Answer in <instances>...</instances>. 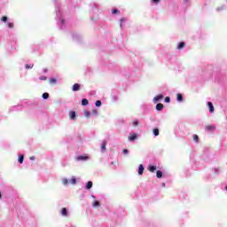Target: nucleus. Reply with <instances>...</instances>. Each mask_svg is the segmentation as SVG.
Returning <instances> with one entry per match:
<instances>
[{
	"mask_svg": "<svg viewBox=\"0 0 227 227\" xmlns=\"http://www.w3.org/2000/svg\"><path fill=\"white\" fill-rule=\"evenodd\" d=\"M148 171H150V173H155V171H157V167L153 166V165H149L147 167Z\"/></svg>",
	"mask_w": 227,
	"mask_h": 227,
	"instance_id": "1",
	"label": "nucleus"
},
{
	"mask_svg": "<svg viewBox=\"0 0 227 227\" xmlns=\"http://www.w3.org/2000/svg\"><path fill=\"white\" fill-rule=\"evenodd\" d=\"M74 91H79V90H81V84L79 83H74L73 85V89H72Z\"/></svg>",
	"mask_w": 227,
	"mask_h": 227,
	"instance_id": "2",
	"label": "nucleus"
},
{
	"mask_svg": "<svg viewBox=\"0 0 227 227\" xmlns=\"http://www.w3.org/2000/svg\"><path fill=\"white\" fill-rule=\"evenodd\" d=\"M162 98H164V96L158 95V96L154 97L153 102H160V100H162Z\"/></svg>",
	"mask_w": 227,
	"mask_h": 227,
	"instance_id": "3",
	"label": "nucleus"
},
{
	"mask_svg": "<svg viewBox=\"0 0 227 227\" xmlns=\"http://www.w3.org/2000/svg\"><path fill=\"white\" fill-rule=\"evenodd\" d=\"M206 130H207V132H212V130H215V126L207 125V126H206Z\"/></svg>",
	"mask_w": 227,
	"mask_h": 227,
	"instance_id": "4",
	"label": "nucleus"
},
{
	"mask_svg": "<svg viewBox=\"0 0 227 227\" xmlns=\"http://www.w3.org/2000/svg\"><path fill=\"white\" fill-rule=\"evenodd\" d=\"M136 139H137V134L136 133H133L129 137V141H136Z\"/></svg>",
	"mask_w": 227,
	"mask_h": 227,
	"instance_id": "5",
	"label": "nucleus"
},
{
	"mask_svg": "<svg viewBox=\"0 0 227 227\" xmlns=\"http://www.w3.org/2000/svg\"><path fill=\"white\" fill-rule=\"evenodd\" d=\"M69 118H70L71 120H75V118H76L75 111H71V112H69Z\"/></svg>",
	"mask_w": 227,
	"mask_h": 227,
	"instance_id": "6",
	"label": "nucleus"
},
{
	"mask_svg": "<svg viewBox=\"0 0 227 227\" xmlns=\"http://www.w3.org/2000/svg\"><path fill=\"white\" fill-rule=\"evenodd\" d=\"M164 109V105L162 103H159L156 105V111H161Z\"/></svg>",
	"mask_w": 227,
	"mask_h": 227,
	"instance_id": "7",
	"label": "nucleus"
},
{
	"mask_svg": "<svg viewBox=\"0 0 227 227\" xmlns=\"http://www.w3.org/2000/svg\"><path fill=\"white\" fill-rule=\"evenodd\" d=\"M145 171V167L143 166V164H140L138 167V175H143Z\"/></svg>",
	"mask_w": 227,
	"mask_h": 227,
	"instance_id": "8",
	"label": "nucleus"
},
{
	"mask_svg": "<svg viewBox=\"0 0 227 227\" xmlns=\"http://www.w3.org/2000/svg\"><path fill=\"white\" fill-rule=\"evenodd\" d=\"M61 215H63L64 217H67V215H68V211L67 210V207H63L61 209Z\"/></svg>",
	"mask_w": 227,
	"mask_h": 227,
	"instance_id": "9",
	"label": "nucleus"
},
{
	"mask_svg": "<svg viewBox=\"0 0 227 227\" xmlns=\"http://www.w3.org/2000/svg\"><path fill=\"white\" fill-rule=\"evenodd\" d=\"M106 146H107V142L104 140L101 145V150L102 152H106Z\"/></svg>",
	"mask_w": 227,
	"mask_h": 227,
	"instance_id": "10",
	"label": "nucleus"
},
{
	"mask_svg": "<svg viewBox=\"0 0 227 227\" xmlns=\"http://www.w3.org/2000/svg\"><path fill=\"white\" fill-rule=\"evenodd\" d=\"M208 108H209V113H214V105L212 102L207 103Z\"/></svg>",
	"mask_w": 227,
	"mask_h": 227,
	"instance_id": "11",
	"label": "nucleus"
},
{
	"mask_svg": "<svg viewBox=\"0 0 227 227\" xmlns=\"http://www.w3.org/2000/svg\"><path fill=\"white\" fill-rule=\"evenodd\" d=\"M184 47H185V43L181 42V43H179L177 49H178V51H182V49H184Z\"/></svg>",
	"mask_w": 227,
	"mask_h": 227,
	"instance_id": "12",
	"label": "nucleus"
},
{
	"mask_svg": "<svg viewBox=\"0 0 227 227\" xmlns=\"http://www.w3.org/2000/svg\"><path fill=\"white\" fill-rule=\"evenodd\" d=\"M93 187V182L89 181L85 186L86 189H91Z\"/></svg>",
	"mask_w": 227,
	"mask_h": 227,
	"instance_id": "13",
	"label": "nucleus"
},
{
	"mask_svg": "<svg viewBox=\"0 0 227 227\" xmlns=\"http://www.w3.org/2000/svg\"><path fill=\"white\" fill-rule=\"evenodd\" d=\"M88 104H90L88 99H86V98L82 99V106H88Z\"/></svg>",
	"mask_w": 227,
	"mask_h": 227,
	"instance_id": "14",
	"label": "nucleus"
},
{
	"mask_svg": "<svg viewBox=\"0 0 227 227\" xmlns=\"http://www.w3.org/2000/svg\"><path fill=\"white\" fill-rule=\"evenodd\" d=\"M77 160H88V156H80V157H77Z\"/></svg>",
	"mask_w": 227,
	"mask_h": 227,
	"instance_id": "15",
	"label": "nucleus"
},
{
	"mask_svg": "<svg viewBox=\"0 0 227 227\" xmlns=\"http://www.w3.org/2000/svg\"><path fill=\"white\" fill-rule=\"evenodd\" d=\"M156 176H157V178H162V171L157 170Z\"/></svg>",
	"mask_w": 227,
	"mask_h": 227,
	"instance_id": "16",
	"label": "nucleus"
},
{
	"mask_svg": "<svg viewBox=\"0 0 227 227\" xmlns=\"http://www.w3.org/2000/svg\"><path fill=\"white\" fill-rule=\"evenodd\" d=\"M57 82H58V80H56V78L50 79V84H56Z\"/></svg>",
	"mask_w": 227,
	"mask_h": 227,
	"instance_id": "17",
	"label": "nucleus"
},
{
	"mask_svg": "<svg viewBox=\"0 0 227 227\" xmlns=\"http://www.w3.org/2000/svg\"><path fill=\"white\" fill-rule=\"evenodd\" d=\"M184 100V96L182 94H177V101L182 102Z\"/></svg>",
	"mask_w": 227,
	"mask_h": 227,
	"instance_id": "18",
	"label": "nucleus"
},
{
	"mask_svg": "<svg viewBox=\"0 0 227 227\" xmlns=\"http://www.w3.org/2000/svg\"><path fill=\"white\" fill-rule=\"evenodd\" d=\"M193 141H195V143H200V137H198V135H193Z\"/></svg>",
	"mask_w": 227,
	"mask_h": 227,
	"instance_id": "19",
	"label": "nucleus"
},
{
	"mask_svg": "<svg viewBox=\"0 0 227 227\" xmlns=\"http://www.w3.org/2000/svg\"><path fill=\"white\" fill-rule=\"evenodd\" d=\"M19 162H20V164H22V162H24V155H20Z\"/></svg>",
	"mask_w": 227,
	"mask_h": 227,
	"instance_id": "20",
	"label": "nucleus"
},
{
	"mask_svg": "<svg viewBox=\"0 0 227 227\" xmlns=\"http://www.w3.org/2000/svg\"><path fill=\"white\" fill-rule=\"evenodd\" d=\"M2 22H8V17L3 16L0 20Z\"/></svg>",
	"mask_w": 227,
	"mask_h": 227,
	"instance_id": "21",
	"label": "nucleus"
},
{
	"mask_svg": "<svg viewBox=\"0 0 227 227\" xmlns=\"http://www.w3.org/2000/svg\"><path fill=\"white\" fill-rule=\"evenodd\" d=\"M43 98L44 100H47V98H49V93L44 92V93L43 94Z\"/></svg>",
	"mask_w": 227,
	"mask_h": 227,
	"instance_id": "22",
	"label": "nucleus"
},
{
	"mask_svg": "<svg viewBox=\"0 0 227 227\" xmlns=\"http://www.w3.org/2000/svg\"><path fill=\"white\" fill-rule=\"evenodd\" d=\"M70 184H72V185H75V184H77V180L75 178H72L70 180Z\"/></svg>",
	"mask_w": 227,
	"mask_h": 227,
	"instance_id": "23",
	"label": "nucleus"
},
{
	"mask_svg": "<svg viewBox=\"0 0 227 227\" xmlns=\"http://www.w3.org/2000/svg\"><path fill=\"white\" fill-rule=\"evenodd\" d=\"M93 207H100V202L98 200H96L93 202Z\"/></svg>",
	"mask_w": 227,
	"mask_h": 227,
	"instance_id": "24",
	"label": "nucleus"
},
{
	"mask_svg": "<svg viewBox=\"0 0 227 227\" xmlns=\"http://www.w3.org/2000/svg\"><path fill=\"white\" fill-rule=\"evenodd\" d=\"M100 106H102V101L97 100L96 101V107H100Z\"/></svg>",
	"mask_w": 227,
	"mask_h": 227,
	"instance_id": "25",
	"label": "nucleus"
},
{
	"mask_svg": "<svg viewBox=\"0 0 227 227\" xmlns=\"http://www.w3.org/2000/svg\"><path fill=\"white\" fill-rule=\"evenodd\" d=\"M83 114H84V116L86 117V118H90V112L89 111H84L83 112Z\"/></svg>",
	"mask_w": 227,
	"mask_h": 227,
	"instance_id": "26",
	"label": "nucleus"
},
{
	"mask_svg": "<svg viewBox=\"0 0 227 227\" xmlns=\"http://www.w3.org/2000/svg\"><path fill=\"white\" fill-rule=\"evenodd\" d=\"M153 132L154 136H159V129H154Z\"/></svg>",
	"mask_w": 227,
	"mask_h": 227,
	"instance_id": "27",
	"label": "nucleus"
},
{
	"mask_svg": "<svg viewBox=\"0 0 227 227\" xmlns=\"http://www.w3.org/2000/svg\"><path fill=\"white\" fill-rule=\"evenodd\" d=\"M62 183H63L64 185H67V184H68V179L64 178V179L62 180Z\"/></svg>",
	"mask_w": 227,
	"mask_h": 227,
	"instance_id": "28",
	"label": "nucleus"
},
{
	"mask_svg": "<svg viewBox=\"0 0 227 227\" xmlns=\"http://www.w3.org/2000/svg\"><path fill=\"white\" fill-rule=\"evenodd\" d=\"M112 13L114 15L116 13H120V11H118V9H114L112 11Z\"/></svg>",
	"mask_w": 227,
	"mask_h": 227,
	"instance_id": "29",
	"label": "nucleus"
},
{
	"mask_svg": "<svg viewBox=\"0 0 227 227\" xmlns=\"http://www.w3.org/2000/svg\"><path fill=\"white\" fill-rule=\"evenodd\" d=\"M125 18H121V20H120V22H121V26H122V24H123V22H125Z\"/></svg>",
	"mask_w": 227,
	"mask_h": 227,
	"instance_id": "30",
	"label": "nucleus"
},
{
	"mask_svg": "<svg viewBox=\"0 0 227 227\" xmlns=\"http://www.w3.org/2000/svg\"><path fill=\"white\" fill-rule=\"evenodd\" d=\"M8 27H10V29H13L14 27L13 23H8Z\"/></svg>",
	"mask_w": 227,
	"mask_h": 227,
	"instance_id": "31",
	"label": "nucleus"
},
{
	"mask_svg": "<svg viewBox=\"0 0 227 227\" xmlns=\"http://www.w3.org/2000/svg\"><path fill=\"white\" fill-rule=\"evenodd\" d=\"M25 68L27 69L33 68V65L26 64Z\"/></svg>",
	"mask_w": 227,
	"mask_h": 227,
	"instance_id": "32",
	"label": "nucleus"
},
{
	"mask_svg": "<svg viewBox=\"0 0 227 227\" xmlns=\"http://www.w3.org/2000/svg\"><path fill=\"white\" fill-rule=\"evenodd\" d=\"M40 81H47V76H41Z\"/></svg>",
	"mask_w": 227,
	"mask_h": 227,
	"instance_id": "33",
	"label": "nucleus"
},
{
	"mask_svg": "<svg viewBox=\"0 0 227 227\" xmlns=\"http://www.w3.org/2000/svg\"><path fill=\"white\" fill-rule=\"evenodd\" d=\"M165 102H167V103L171 102V98H169V97H166L165 98Z\"/></svg>",
	"mask_w": 227,
	"mask_h": 227,
	"instance_id": "34",
	"label": "nucleus"
},
{
	"mask_svg": "<svg viewBox=\"0 0 227 227\" xmlns=\"http://www.w3.org/2000/svg\"><path fill=\"white\" fill-rule=\"evenodd\" d=\"M139 125V122L137 121H133V126L137 127Z\"/></svg>",
	"mask_w": 227,
	"mask_h": 227,
	"instance_id": "35",
	"label": "nucleus"
},
{
	"mask_svg": "<svg viewBox=\"0 0 227 227\" xmlns=\"http://www.w3.org/2000/svg\"><path fill=\"white\" fill-rule=\"evenodd\" d=\"M123 153H124V155H127V153H129V150L124 149V150H123Z\"/></svg>",
	"mask_w": 227,
	"mask_h": 227,
	"instance_id": "36",
	"label": "nucleus"
},
{
	"mask_svg": "<svg viewBox=\"0 0 227 227\" xmlns=\"http://www.w3.org/2000/svg\"><path fill=\"white\" fill-rule=\"evenodd\" d=\"M153 3H160V0H153Z\"/></svg>",
	"mask_w": 227,
	"mask_h": 227,
	"instance_id": "37",
	"label": "nucleus"
},
{
	"mask_svg": "<svg viewBox=\"0 0 227 227\" xmlns=\"http://www.w3.org/2000/svg\"><path fill=\"white\" fill-rule=\"evenodd\" d=\"M31 160H35V156L30 157Z\"/></svg>",
	"mask_w": 227,
	"mask_h": 227,
	"instance_id": "38",
	"label": "nucleus"
},
{
	"mask_svg": "<svg viewBox=\"0 0 227 227\" xmlns=\"http://www.w3.org/2000/svg\"><path fill=\"white\" fill-rule=\"evenodd\" d=\"M2 198H3V195H1V192H0V200H2Z\"/></svg>",
	"mask_w": 227,
	"mask_h": 227,
	"instance_id": "39",
	"label": "nucleus"
},
{
	"mask_svg": "<svg viewBox=\"0 0 227 227\" xmlns=\"http://www.w3.org/2000/svg\"><path fill=\"white\" fill-rule=\"evenodd\" d=\"M189 0H184V2L188 3Z\"/></svg>",
	"mask_w": 227,
	"mask_h": 227,
	"instance_id": "40",
	"label": "nucleus"
},
{
	"mask_svg": "<svg viewBox=\"0 0 227 227\" xmlns=\"http://www.w3.org/2000/svg\"><path fill=\"white\" fill-rule=\"evenodd\" d=\"M225 190L227 191V186H225Z\"/></svg>",
	"mask_w": 227,
	"mask_h": 227,
	"instance_id": "41",
	"label": "nucleus"
}]
</instances>
